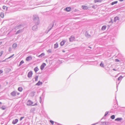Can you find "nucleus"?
I'll list each match as a JSON object with an SVG mask.
<instances>
[{"mask_svg":"<svg viewBox=\"0 0 125 125\" xmlns=\"http://www.w3.org/2000/svg\"><path fill=\"white\" fill-rule=\"evenodd\" d=\"M33 21L35 24L38 25L40 23L39 18L38 15H34Z\"/></svg>","mask_w":125,"mask_h":125,"instance_id":"1","label":"nucleus"},{"mask_svg":"<svg viewBox=\"0 0 125 125\" xmlns=\"http://www.w3.org/2000/svg\"><path fill=\"white\" fill-rule=\"evenodd\" d=\"M23 27L24 25L22 24H21L18 25H16L14 26L13 29H12V30L14 31V30H16L20 29L23 28Z\"/></svg>","mask_w":125,"mask_h":125,"instance_id":"2","label":"nucleus"},{"mask_svg":"<svg viewBox=\"0 0 125 125\" xmlns=\"http://www.w3.org/2000/svg\"><path fill=\"white\" fill-rule=\"evenodd\" d=\"M54 21H52V23L50 24L49 27H48V31H49L53 27L54 24Z\"/></svg>","mask_w":125,"mask_h":125,"instance_id":"3","label":"nucleus"},{"mask_svg":"<svg viewBox=\"0 0 125 125\" xmlns=\"http://www.w3.org/2000/svg\"><path fill=\"white\" fill-rule=\"evenodd\" d=\"M101 125H110L111 123L109 122H101Z\"/></svg>","mask_w":125,"mask_h":125,"instance_id":"4","label":"nucleus"},{"mask_svg":"<svg viewBox=\"0 0 125 125\" xmlns=\"http://www.w3.org/2000/svg\"><path fill=\"white\" fill-rule=\"evenodd\" d=\"M38 25L35 24V25H34L32 27V29L33 31H36L38 29Z\"/></svg>","mask_w":125,"mask_h":125,"instance_id":"5","label":"nucleus"},{"mask_svg":"<svg viewBox=\"0 0 125 125\" xmlns=\"http://www.w3.org/2000/svg\"><path fill=\"white\" fill-rule=\"evenodd\" d=\"M75 39V37L73 35L71 36V37L69 38V41L70 42H73Z\"/></svg>","mask_w":125,"mask_h":125,"instance_id":"6","label":"nucleus"},{"mask_svg":"<svg viewBox=\"0 0 125 125\" xmlns=\"http://www.w3.org/2000/svg\"><path fill=\"white\" fill-rule=\"evenodd\" d=\"M32 71H30L28 73V77L29 78H31L32 76Z\"/></svg>","mask_w":125,"mask_h":125,"instance_id":"7","label":"nucleus"},{"mask_svg":"<svg viewBox=\"0 0 125 125\" xmlns=\"http://www.w3.org/2000/svg\"><path fill=\"white\" fill-rule=\"evenodd\" d=\"M33 103L30 100H29L27 103V104L28 106H30Z\"/></svg>","mask_w":125,"mask_h":125,"instance_id":"8","label":"nucleus"},{"mask_svg":"<svg viewBox=\"0 0 125 125\" xmlns=\"http://www.w3.org/2000/svg\"><path fill=\"white\" fill-rule=\"evenodd\" d=\"M46 65V64L45 63H43L41 65L40 67V68L41 70H42L45 67V66Z\"/></svg>","mask_w":125,"mask_h":125,"instance_id":"9","label":"nucleus"},{"mask_svg":"<svg viewBox=\"0 0 125 125\" xmlns=\"http://www.w3.org/2000/svg\"><path fill=\"white\" fill-rule=\"evenodd\" d=\"M35 92L34 91H33L31 92L30 95L31 97H33L34 95H35Z\"/></svg>","mask_w":125,"mask_h":125,"instance_id":"10","label":"nucleus"},{"mask_svg":"<svg viewBox=\"0 0 125 125\" xmlns=\"http://www.w3.org/2000/svg\"><path fill=\"white\" fill-rule=\"evenodd\" d=\"M18 122V119H15V120H13L12 122V124L15 125L17 124Z\"/></svg>","mask_w":125,"mask_h":125,"instance_id":"11","label":"nucleus"},{"mask_svg":"<svg viewBox=\"0 0 125 125\" xmlns=\"http://www.w3.org/2000/svg\"><path fill=\"white\" fill-rule=\"evenodd\" d=\"M32 57L31 56H28L26 57V60L27 61H29L30 60H32Z\"/></svg>","mask_w":125,"mask_h":125,"instance_id":"12","label":"nucleus"},{"mask_svg":"<svg viewBox=\"0 0 125 125\" xmlns=\"http://www.w3.org/2000/svg\"><path fill=\"white\" fill-rule=\"evenodd\" d=\"M71 10V8L70 7H67L65 9V10L66 11H70Z\"/></svg>","mask_w":125,"mask_h":125,"instance_id":"13","label":"nucleus"},{"mask_svg":"<svg viewBox=\"0 0 125 125\" xmlns=\"http://www.w3.org/2000/svg\"><path fill=\"white\" fill-rule=\"evenodd\" d=\"M16 92L13 91L11 93V95L13 96H16Z\"/></svg>","mask_w":125,"mask_h":125,"instance_id":"14","label":"nucleus"},{"mask_svg":"<svg viewBox=\"0 0 125 125\" xmlns=\"http://www.w3.org/2000/svg\"><path fill=\"white\" fill-rule=\"evenodd\" d=\"M122 120V117H118L115 119V120L116 121H121Z\"/></svg>","mask_w":125,"mask_h":125,"instance_id":"15","label":"nucleus"},{"mask_svg":"<svg viewBox=\"0 0 125 125\" xmlns=\"http://www.w3.org/2000/svg\"><path fill=\"white\" fill-rule=\"evenodd\" d=\"M119 20V18L117 16H116L114 18V21L116 22V21L117 20Z\"/></svg>","mask_w":125,"mask_h":125,"instance_id":"16","label":"nucleus"},{"mask_svg":"<svg viewBox=\"0 0 125 125\" xmlns=\"http://www.w3.org/2000/svg\"><path fill=\"white\" fill-rule=\"evenodd\" d=\"M65 40H63L60 43V45L61 46H62L65 44Z\"/></svg>","mask_w":125,"mask_h":125,"instance_id":"17","label":"nucleus"},{"mask_svg":"<svg viewBox=\"0 0 125 125\" xmlns=\"http://www.w3.org/2000/svg\"><path fill=\"white\" fill-rule=\"evenodd\" d=\"M85 35L86 37L88 38H89L91 37V35L88 33L87 32L85 33Z\"/></svg>","mask_w":125,"mask_h":125,"instance_id":"18","label":"nucleus"},{"mask_svg":"<svg viewBox=\"0 0 125 125\" xmlns=\"http://www.w3.org/2000/svg\"><path fill=\"white\" fill-rule=\"evenodd\" d=\"M45 55V54L44 53H42L40 55H38V57L40 58H42L44 57Z\"/></svg>","mask_w":125,"mask_h":125,"instance_id":"19","label":"nucleus"},{"mask_svg":"<svg viewBox=\"0 0 125 125\" xmlns=\"http://www.w3.org/2000/svg\"><path fill=\"white\" fill-rule=\"evenodd\" d=\"M42 84V82H41L40 81H39L37 83H36V85L37 86H40Z\"/></svg>","mask_w":125,"mask_h":125,"instance_id":"20","label":"nucleus"},{"mask_svg":"<svg viewBox=\"0 0 125 125\" xmlns=\"http://www.w3.org/2000/svg\"><path fill=\"white\" fill-rule=\"evenodd\" d=\"M17 46V45L16 43H14L12 45V47L14 49H15L16 48Z\"/></svg>","mask_w":125,"mask_h":125,"instance_id":"21","label":"nucleus"},{"mask_svg":"<svg viewBox=\"0 0 125 125\" xmlns=\"http://www.w3.org/2000/svg\"><path fill=\"white\" fill-rule=\"evenodd\" d=\"M22 29H20L18 31H17V32L15 33L16 34H18L19 33H20L22 31Z\"/></svg>","mask_w":125,"mask_h":125,"instance_id":"22","label":"nucleus"},{"mask_svg":"<svg viewBox=\"0 0 125 125\" xmlns=\"http://www.w3.org/2000/svg\"><path fill=\"white\" fill-rule=\"evenodd\" d=\"M106 25H104L102 26V28H101V30L102 31L106 29Z\"/></svg>","mask_w":125,"mask_h":125,"instance_id":"23","label":"nucleus"},{"mask_svg":"<svg viewBox=\"0 0 125 125\" xmlns=\"http://www.w3.org/2000/svg\"><path fill=\"white\" fill-rule=\"evenodd\" d=\"M123 78V77L120 76L119 78H118L117 80L118 81H120Z\"/></svg>","mask_w":125,"mask_h":125,"instance_id":"24","label":"nucleus"},{"mask_svg":"<svg viewBox=\"0 0 125 125\" xmlns=\"http://www.w3.org/2000/svg\"><path fill=\"white\" fill-rule=\"evenodd\" d=\"M22 88L21 87H19L18 88V91H19L20 92H22Z\"/></svg>","mask_w":125,"mask_h":125,"instance_id":"25","label":"nucleus"},{"mask_svg":"<svg viewBox=\"0 0 125 125\" xmlns=\"http://www.w3.org/2000/svg\"><path fill=\"white\" fill-rule=\"evenodd\" d=\"M83 9L85 10L88 9V7L85 6H82V7Z\"/></svg>","mask_w":125,"mask_h":125,"instance_id":"26","label":"nucleus"},{"mask_svg":"<svg viewBox=\"0 0 125 125\" xmlns=\"http://www.w3.org/2000/svg\"><path fill=\"white\" fill-rule=\"evenodd\" d=\"M58 47V43H56L54 45V48L56 49Z\"/></svg>","mask_w":125,"mask_h":125,"instance_id":"27","label":"nucleus"},{"mask_svg":"<svg viewBox=\"0 0 125 125\" xmlns=\"http://www.w3.org/2000/svg\"><path fill=\"white\" fill-rule=\"evenodd\" d=\"M94 2L95 3H96L97 2H101L102 1V0H94Z\"/></svg>","mask_w":125,"mask_h":125,"instance_id":"28","label":"nucleus"},{"mask_svg":"<svg viewBox=\"0 0 125 125\" xmlns=\"http://www.w3.org/2000/svg\"><path fill=\"white\" fill-rule=\"evenodd\" d=\"M34 71L35 72H37L39 70L38 68L37 67H36L35 68H34Z\"/></svg>","mask_w":125,"mask_h":125,"instance_id":"29","label":"nucleus"},{"mask_svg":"<svg viewBox=\"0 0 125 125\" xmlns=\"http://www.w3.org/2000/svg\"><path fill=\"white\" fill-rule=\"evenodd\" d=\"M2 8L4 10H5L6 11H7L8 9V7L5 6H3Z\"/></svg>","mask_w":125,"mask_h":125,"instance_id":"30","label":"nucleus"},{"mask_svg":"<svg viewBox=\"0 0 125 125\" xmlns=\"http://www.w3.org/2000/svg\"><path fill=\"white\" fill-rule=\"evenodd\" d=\"M103 62H101V63H100V66L101 67H104V64L103 63H102Z\"/></svg>","mask_w":125,"mask_h":125,"instance_id":"31","label":"nucleus"},{"mask_svg":"<svg viewBox=\"0 0 125 125\" xmlns=\"http://www.w3.org/2000/svg\"><path fill=\"white\" fill-rule=\"evenodd\" d=\"M117 2H118L117 1H114L113 2H112V3H111V5H114L117 3Z\"/></svg>","mask_w":125,"mask_h":125,"instance_id":"32","label":"nucleus"},{"mask_svg":"<svg viewBox=\"0 0 125 125\" xmlns=\"http://www.w3.org/2000/svg\"><path fill=\"white\" fill-rule=\"evenodd\" d=\"M6 108V107L5 106H2L1 107V109L2 110H5Z\"/></svg>","mask_w":125,"mask_h":125,"instance_id":"33","label":"nucleus"},{"mask_svg":"<svg viewBox=\"0 0 125 125\" xmlns=\"http://www.w3.org/2000/svg\"><path fill=\"white\" fill-rule=\"evenodd\" d=\"M24 63V62L23 60H22L20 62V64H19V66H20L23 63Z\"/></svg>","mask_w":125,"mask_h":125,"instance_id":"34","label":"nucleus"},{"mask_svg":"<svg viewBox=\"0 0 125 125\" xmlns=\"http://www.w3.org/2000/svg\"><path fill=\"white\" fill-rule=\"evenodd\" d=\"M115 115H112L110 116V118L111 119H115Z\"/></svg>","mask_w":125,"mask_h":125,"instance_id":"35","label":"nucleus"},{"mask_svg":"<svg viewBox=\"0 0 125 125\" xmlns=\"http://www.w3.org/2000/svg\"><path fill=\"white\" fill-rule=\"evenodd\" d=\"M108 113H109L108 111H107V112H105V113L104 115L103 118H104V117L106 116L107 115V114H108Z\"/></svg>","mask_w":125,"mask_h":125,"instance_id":"36","label":"nucleus"},{"mask_svg":"<svg viewBox=\"0 0 125 125\" xmlns=\"http://www.w3.org/2000/svg\"><path fill=\"white\" fill-rule=\"evenodd\" d=\"M0 16L2 18H3L4 17V14L3 13H0Z\"/></svg>","mask_w":125,"mask_h":125,"instance_id":"37","label":"nucleus"},{"mask_svg":"<svg viewBox=\"0 0 125 125\" xmlns=\"http://www.w3.org/2000/svg\"><path fill=\"white\" fill-rule=\"evenodd\" d=\"M8 58L6 59H5L4 60H3V61H0V62H5V61L8 62V61H7V60H8Z\"/></svg>","mask_w":125,"mask_h":125,"instance_id":"38","label":"nucleus"},{"mask_svg":"<svg viewBox=\"0 0 125 125\" xmlns=\"http://www.w3.org/2000/svg\"><path fill=\"white\" fill-rule=\"evenodd\" d=\"M38 76H35V81H38Z\"/></svg>","mask_w":125,"mask_h":125,"instance_id":"39","label":"nucleus"},{"mask_svg":"<svg viewBox=\"0 0 125 125\" xmlns=\"http://www.w3.org/2000/svg\"><path fill=\"white\" fill-rule=\"evenodd\" d=\"M51 49H49L47 51L49 53H51Z\"/></svg>","mask_w":125,"mask_h":125,"instance_id":"40","label":"nucleus"},{"mask_svg":"<svg viewBox=\"0 0 125 125\" xmlns=\"http://www.w3.org/2000/svg\"><path fill=\"white\" fill-rule=\"evenodd\" d=\"M115 61L116 62H120V61L119 60H118L117 59H116L115 60Z\"/></svg>","mask_w":125,"mask_h":125,"instance_id":"41","label":"nucleus"},{"mask_svg":"<svg viewBox=\"0 0 125 125\" xmlns=\"http://www.w3.org/2000/svg\"><path fill=\"white\" fill-rule=\"evenodd\" d=\"M14 54H13L12 55H11L8 58V59H9L12 57L13 56H14Z\"/></svg>","mask_w":125,"mask_h":125,"instance_id":"42","label":"nucleus"},{"mask_svg":"<svg viewBox=\"0 0 125 125\" xmlns=\"http://www.w3.org/2000/svg\"><path fill=\"white\" fill-rule=\"evenodd\" d=\"M50 122L52 124H54V121L51 120L50 121Z\"/></svg>","mask_w":125,"mask_h":125,"instance_id":"43","label":"nucleus"},{"mask_svg":"<svg viewBox=\"0 0 125 125\" xmlns=\"http://www.w3.org/2000/svg\"><path fill=\"white\" fill-rule=\"evenodd\" d=\"M11 47H9V49H8V51L9 52H11Z\"/></svg>","mask_w":125,"mask_h":125,"instance_id":"44","label":"nucleus"},{"mask_svg":"<svg viewBox=\"0 0 125 125\" xmlns=\"http://www.w3.org/2000/svg\"><path fill=\"white\" fill-rule=\"evenodd\" d=\"M24 118V116L21 117L20 118V120L21 121V120H22V119H23Z\"/></svg>","mask_w":125,"mask_h":125,"instance_id":"45","label":"nucleus"},{"mask_svg":"<svg viewBox=\"0 0 125 125\" xmlns=\"http://www.w3.org/2000/svg\"><path fill=\"white\" fill-rule=\"evenodd\" d=\"M119 83H120V82H119V83H118V84H117V82H116V83H117V84H116V88H117V87H118V85L119 84Z\"/></svg>","mask_w":125,"mask_h":125,"instance_id":"46","label":"nucleus"},{"mask_svg":"<svg viewBox=\"0 0 125 125\" xmlns=\"http://www.w3.org/2000/svg\"><path fill=\"white\" fill-rule=\"evenodd\" d=\"M3 73V71L2 70H0V74H1Z\"/></svg>","mask_w":125,"mask_h":125,"instance_id":"47","label":"nucleus"},{"mask_svg":"<svg viewBox=\"0 0 125 125\" xmlns=\"http://www.w3.org/2000/svg\"><path fill=\"white\" fill-rule=\"evenodd\" d=\"M109 22L112 23H113V20L112 19Z\"/></svg>","mask_w":125,"mask_h":125,"instance_id":"48","label":"nucleus"},{"mask_svg":"<svg viewBox=\"0 0 125 125\" xmlns=\"http://www.w3.org/2000/svg\"><path fill=\"white\" fill-rule=\"evenodd\" d=\"M98 124V123H95V124H92L91 125H95L96 124Z\"/></svg>","mask_w":125,"mask_h":125,"instance_id":"49","label":"nucleus"},{"mask_svg":"<svg viewBox=\"0 0 125 125\" xmlns=\"http://www.w3.org/2000/svg\"><path fill=\"white\" fill-rule=\"evenodd\" d=\"M43 95V94H42ZM42 96H41L40 97V100H42V99L41 98H42Z\"/></svg>","mask_w":125,"mask_h":125,"instance_id":"50","label":"nucleus"},{"mask_svg":"<svg viewBox=\"0 0 125 125\" xmlns=\"http://www.w3.org/2000/svg\"><path fill=\"white\" fill-rule=\"evenodd\" d=\"M2 52H0V56H1L2 55Z\"/></svg>","mask_w":125,"mask_h":125,"instance_id":"51","label":"nucleus"},{"mask_svg":"<svg viewBox=\"0 0 125 125\" xmlns=\"http://www.w3.org/2000/svg\"><path fill=\"white\" fill-rule=\"evenodd\" d=\"M37 105V104L36 103L35 104H34L33 105H32V106H35V105Z\"/></svg>","mask_w":125,"mask_h":125,"instance_id":"52","label":"nucleus"},{"mask_svg":"<svg viewBox=\"0 0 125 125\" xmlns=\"http://www.w3.org/2000/svg\"><path fill=\"white\" fill-rule=\"evenodd\" d=\"M17 93V95H19L20 94V93Z\"/></svg>","mask_w":125,"mask_h":125,"instance_id":"53","label":"nucleus"},{"mask_svg":"<svg viewBox=\"0 0 125 125\" xmlns=\"http://www.w3.org/2000/svg\"><path fill=\"white\" fill-rule=\"evenodd\" d=\"M42 100H40L39 101L41 103V101Z\"/></svg>","mask_w":125,"mask_h":125,"instance_id":"54","label":"nucleus"},{"mask_svg":"<svg viewBox=\"0 0 125 125\" xmlns=\"http://www.w3.org/2000/svg\"><path fill=\"white\" fill-rule=\"evenodd\" d=\"M124 0H119V1H123Z\"/></svg>","mask_w":125,"mask_h":125,"instance_id":"55","label":"nucleus"},{"mask_svg":"<svg viewBox=\"0 0 125 125\" xmlns=\"http://www.w3.org/2000/svg\"><path fill=\"white\" fill-rule=\"evenodd\" d=\"M113 70L115 71H116V70H115V69H113Z\"/></svg>","mask_w":125,"mask_h":125,"instance_id":"56","label":"nucleus"},{"mask_svg":"<svg viewBox=\"0 0 125 125\" xmlns=\"http://www.w3.org/2000/svg\"><path fill=\"white\" fill-rule=\"evenodd\" d=\"M57 125H62L60 124H58Z\"/></svg>","mask_w":125,"mask_h":125,"instance_id":"57","label":"nucleus"},{"mask_svg":"<svg viewBox=\"0 0 125 125\" xmlns=\"http://www.w3.org/2000/svg\"><path fill=\"white\" fill-rule=\"evenodd\" d=\"M2 104V103L1 102H0V105L1 104Z\"/></svg>","mask_w":125,"mask_h":125,"instance_id":"58","label":"nucleus"},{"mask_svg":"<svg viewBox=\"0 0 125 125\" xmlns=\"http://www.w3.org/2000/svg\"><path fill=\"white\" fill-rule=\"evenodd\" d=\"M1 42H0V45H1Z\"/></svg>","mask_w":125,"mask_h":125,"instance_id":"59","label":"nucleus"},{"mask_svg":"<svg viewBox=\"0 0 125 125\" xmlns=\"http://www.w3.org/2000/svg\"><path fill=\"white\" fill-rule=\"evenodd\" d=\"M62 52H65V51H64V50H63V51H62Z\"/></svg>","mask_w":125,"mask_h":125,"instance_id":"60","label":"nucleus"},{"mask_svg":"<svg viewBox=\"0 0 125 125\" xmlns=\"http://www.w3.org/2000/svg\"><path fill=\"white\" fill-rule=\"evenodd\" d=\"M89 47L91 49L92 48L91 47Z\"/></svg>","mask_w":125,"mask_h":125,"instance_id":"61","label":"nucleus"},{"mask_svg":"<svg viewBox=\"0 0 125 125\" xmlns=\"http://www.w3.org/2000/svg\"><path fill=\"white\" fill-rule=\"evenodd\" d=\"M94 6H92V8H94Z\"/></svg>","mask_w":125,"mask_h":125,"instance_id":"62","label":"nucleus"},{"mask_svg":"<svg viewBox=\"0 0 125 125\" xmlns=\"http://www.w3.org/2000/svg\"><path fill=\"white\" fill-rule=\"evenodd\" d=\"M12 31L13 30H12V31H10V32H11V31Z\"/></svg>","mask_w":125,"mask_h":125,"instance_id":"63","label":"nucleus"},{"mask_svg":"<svg viewBox=\"0 0 125 125\" xmlns=\"http://www.w3.org/2000/svg\"><path fill=\"white\" fill-rule=\"evenodd\" d=\"M1 85H0V87H1Z\"/></svg>","mask_w":125,"mask_h":125,"instance_id":"64","label":"nucleus"}]
</instances>
